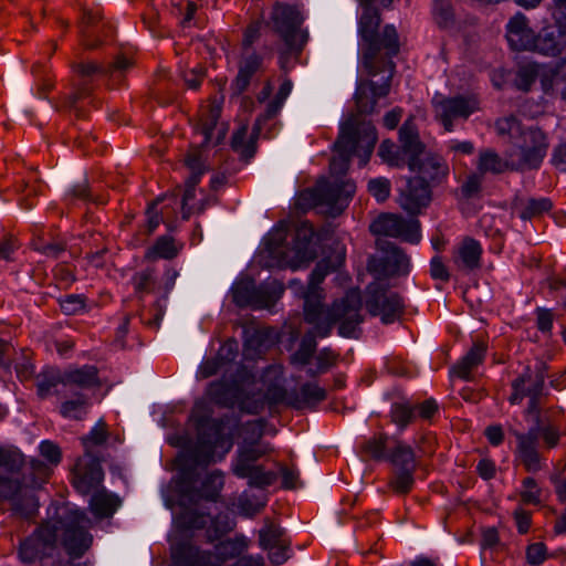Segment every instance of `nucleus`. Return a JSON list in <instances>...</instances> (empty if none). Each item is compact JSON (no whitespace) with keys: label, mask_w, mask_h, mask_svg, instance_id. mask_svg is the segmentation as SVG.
Here are the masks:
<instances>
[{"label":"nucleus","mask_w":566,"mask_h":566,"mask_svg":"<svg viewBox=\"0 0 566 566\" xmlns=\"http://www.w3.org/2000/svg\"><path fill=\"white\" fill-rule=\"evenodd\" d=\"M345 262V249L339 247L335 252L322 259L312 271L304 298L305 322L313 325V331L305 333L298 348L291 356V364L304 367L310 364L317 347L316 336H329L333 325L338 323V334L346 338H357L360 324L363 298L358 289H350L346 294L325 308L324 291L319 286L327 274L337 271Z\"/></svg>","instance_id":"nucleus-1"},{"label":"nucleus","mask_w":566,"mask_h":566,"mask_svg":"<svg viewBox=\"0 0 566 566\" xmlns=\"http://www.w3.org/2000/svg\"><path fill=\"white\" fill-rule=\"evenodd\" d=\"M223 419L197 420V441L184 449L175 459L176 491L181 501L197 504L216 502L224 486V473L212 470L201 474L209 464L221 461L232 448V440L223 433Z\"/></svg>","instance_id":"nucleus-2"},{"label":"nucleus","mask_w":566,"mask_h":566,"mask_svg":"<svg viewBox=\"0 0 566 566\" xmlns=\"http://www.w3.org/2000/svg\"><path fill=\"white\" fill-rule=\"evenodd\" d=\"M88 522L85 513L75 506H54L53 513L49 512V518L20 542L19 559L23 564L61 566V560L54 559L59 539L72 559L82 557L93 541L86 530Z\"/></svg>","instance_id":"nucleus-3"},{"label":"nucleus","mask_w":566,"mask_h":566,"mask_svg":"<svg viewBox=\"0 0 566 566\" xmlns=\"http://www.w3.org/2000/svg\"><path fill=\"white\" fill-rule=\"evenodd\" d=\"M242 441L231 459L230 471L238 479L248 480L249 486L265 489L277 480V473L259 463L273 453V446L262 440L264 424L261 420L248 421L242 426Z\"/></svg>","instance_id":"nucleus-4"},{"label":"nucleus","mask_w":566,"mask_h":566,"mask_svg":"<svg viewBox=\"0 0 566 566\" xmlns=\"http://www.w3.org/2000/svg\"><path fill=\"white\" fill-rule=\"evenodd\" d=\"M532 426L527 432L511 429L516 439V453L528 472L542 469V457L538 451V441H543L545 449H554L562 437V410L557 407L541 408L534 413L524 416Z\"/></svg>","instance_id":"nucleus-5"},{"label":"nucleus","mask_w":566,"mask_h":566,"mask_svg":"<svg viewBox=\"0 0 566 566\" xmlns=\"http://www.w3.org/2000/svg\"><path fill=\"white\" fill-rule=\"evenodd\" d=\"M495 128L500 136L510 138L509 153L512 170L523 171L539 167L548 148L546 136L539 128L524 127L515 116L497 119Z\"/></svg>","instance_id":"nucleus-6"},{"label":"nucleus","mask_w":566,"mask_h":566,"mask_svg":"<svg viewBox=\"0 0 566 566\" xmlns=\"http://www.w3.org/2000/svg\"><path fill=\"white\" fill-rule=\"evenodd\" d=\"M377 139V130L371 122L359 120L355 115L348 118L340 126L339 136L335 142L337 156L329 164L332 175L345 174L353 155L359 158L360 166H365L370 159Z\"/></svg>","instance_id":"nucleus-7"},{"label":"nucleus","mask_w":566,"mask_h":566,"mask_svg":"<svg viewBox=\"0 0 566 566\" xmlns=\"http://www.w3.org/2000/svg\"><path fill=\"white\" fill-rule=\"evenodd\" d=\"M380 24V15L374 7H365L359 19L358 31L366 44L363 64L369 75L375 76L379 71L377 59L385 51L386 57H392L399 52V38L396 28L388 24L384 28L382 33H378Z\"/></svg>","instance_id":"nucleus-8"},{"label":"nucleus","mask_w":566,"mask_h":566,"mask_svg":"<svg viewBox=\"0 0 566 566\" xmlns=\"http://www.w3.org/2000/svg\"><path fill=\"white\" fill-rule=\"evenodd\" d=\"M546 378V365L542 361L537 363L534 368L530 366L512 381V394L509 397L511 405H520L525 397H528L527 407L524 410V416L534 413L536 410L543 408L541 403V396L544 390Z\"/></svg>","instance_id":"nucleus-9"},{"label":"nucleus","mask_w":566,"mask_h":566,"mask_svg":"<svg viewBox=\"0 0 566 566\" xmlns=\"http://www.w3.org/2000/svg\"><path fill=\"white\" fill-rule=\"evenodd\" d=\"M433 115L446 132H453L455 120H467L480 109V102L475 95L444 96L436 94L431 101Z\"/></svg>","instance_id":"nucleus-10"},{"label":"nucleus","mask_w":566,"mask_h":566,"mask_svg":"<svg viewBox=\"0 0 566 566\" xmlns=\"http://www.w3.org/2000/svg\"><path fill=\"white\" fill-rule=\"evenodd\" d=\"M365 305L368 313L371 316H380L384 324L395 322L403 310L399 294L389 290L387 281L378 279L367 285Z\"/></svg>","instance_id":"nucleus-11"},{"label":"nucleus","mask_w":566,"mask_h":566,"mask_svg":"<svg viewBox=\"0 0 566 566\" xmlns=\"http://www.w3.org/2000/svg\"><path fill=\"white\" fill-rule=\"evenodd\" d=\"M284 286L277 280H269L259 285L252 281H242L233 287L234 303L255 310L270 308L283 295Z\"/></svg>","instance_id":"nucleus-12"},{"label":"nucleus","mask_w":566,"mask_h":566,"mask_svg":"<svg viewBox=\"0 0 566 566\" xmlns=\"http://www.w3.org/2000/svg\"><path fill=\"white\" fill-rule=\"evenodd\" d=\"M391 446L388 449L387 461L395 468V475L391 479L390 488L400 494L408 493L415 483L413 473L416 471V457L413 449L398 439H391Z\"/></svg>","instance_id":"nucleus-13"},{"label":"nucleus","mask_w":566,"mask_h":566,"mask_svg":"<svg viewBox=\"0 0 566 566\" xmlns=\"http://www.w3.org/2000/svg\"><path fill=\"white\" fill-rule=\"evenodd\" d=\"M274 31L282 38L290 51H301L305 38L298 34L303 17L296 7L276 2L271 13Z\"/></svg>","instance_id":"nucleus-14"},{"label":"nucleus","mask_w":566,"mask_h":566,"mask_svg":"<svg viewBox=\"0 0 566 566\" xmlns=\"http://www.w3.org/2000/svg\"><path fill=\"white\" fill-rule=\"evenodd\" d=\"M370 231L377 235L401 239L411 244L421 240L420 222L415 218L405 219L395 213H384L370 224Z\"/></svg>","instance_id":"nucleus-15"},{"label":"nucleus","mask_w":566,"mask_h":566,"mask_svg":"<svg viewBox=\"0 0 566 566\" xmlns=\"http://www.w3.org/2000/svg\"><path fill=\"white\" fill-rule=\"evenodd\" d=\"M368 271L375 279L387 281L395 275H406L410 269V260L398 247L387 243L380 256L368 261Z\"/></svg>","instance_id":"nucleus-16"},{"label":"nucleus","mask_w":566,"mask_h":566,"mask_svg":"<svg viewBox=\"0 0 566 566\" xmlns=\"http://www.w3.org/2000/svg\"><path fill=\"white\" fill-rule=\"evenodd\" d=\"M178 275L176 269L167 268L161 281L158 282L156 271L147 268L136 272L130 282L135 294L139 298L148 294H159L165 300L174 289Z\"/></svg>","instance_id":"nucleus-17"},{"label":"nucleus","mask_w":566,"mask_h":566,"mask_svg":"<svg viewBox=\"0 0 566 566\" xmlns=\"http://www.w3.org/2000/svg\"><path fill=\"white\" fill-rule=\"evenodd\" d=\"M317 184L322 203L333 213L340 212L347 206L356 190L353 180L342 177L321 179Z\"/></svg>","instance_id":"nucleus-18"},{"label":"nucleus","mask_w":566,"mask_h":566,"mask_svg":"<svg viewBox=\"0 0 566 566\" xmlns=\"http://www.w3.org/2000/svg\"><path fill=\"white\" fill-rule=\"evenodd\" d=\"M399 191L400 207L412 214L428 207L432 199L431 186L422 178H408Z\"/></svg>","instance_id":"nucleus-19"},{"label":"nucleus","mask_w":566,"mask_h":566,"mask_svg":"<svg viewBox=\"0 0 566 566\" xmlns=\"http://www.w3.org/2000/svg\"><path fill=\"white\" fill-rule=\"evenodd\" d=\"M221 107L219 105H209L201 109L198 130L203 136L202 145L212 143L219 145L226 137L227 126L219 123Z\"/></svg>","instance_id":"nucleus-20"},{"label":"nucleus","mask_w":566,"mask_h":566,"mask_svg":"<svg viewBox=\"0 0 566 566\" xmlns=\"http://www.w3.org/2000/svg\"><path fill=\"white\" fill-rule=\"evenodd\" d=\"M506 39L515 51H534L536 35L522 13L510 19L506 25Z\"/></svg>","instance_id":"nucleus-21"},{"label":"nucleus","mask_w":566,"mask_h":566,"mask_svg":"<svg viewBox=\"0 0 566 566\" xmlns=\"http://www.w3.org/2000/svg\"><path fill=\"white\" fill-rule=\"evenodd\" d=\"M482 253L481 243L473 238L467 237L457 247L453 254V263L462 272H473L481 268Z\"/></svg>","instance_id":"nucleus-22"},{"label":"nucleus","mask_w":566,"mask_h":566,"mask_svg":"<svg viewBox=\"0 0 566 566\" xmlns=\"http://www.w3.org/2000/svg\"><path fill=\"white\" fill-rule=\"evenodd\" d=\"M104 473L99 462L91 459L87 464L78 462L75 468L73 484L81 494L98 491Z\"/></svg>","instance_id":"nucleus-23"},{"label":"nucleus","mask_w":566,"mask_h":566,"mask_svg":"<svg viewBox=\"0 0 566 566\" xmlns=\"http://www.w3.org/2000/svg\"><path fill=\"white\" fill-rule=\"evenodd\" d=\"M63 379L65 395L84 392V390L99 385L98 370L95 366L91 365L64 371Z\"/></svg>","instance_id":"nucleus-24"},{"label":"nucleus","mask_w":566,"mask_h":566,"mask_svg":"<svg viewBox=\"0 0 566 566\" xmlns=\"http://www.w3.org/2000/svg\"><path fill=\"white\" fill-rule=\"evenodd\" d=\"M399 142L401 153L408 156L407 165L411 171L418 166V157L423 150L419 139L418 130L412 120H406L399 129Z\"/></svg>","instance_id":"nucleus-25"},{"label":"nucleus","mask_w":566,"mask_h":566,"mask_svg":"<svg viewBox=\"0 0 566 566\" xmlns=\"http://www.w3.org/2000/svg\"><path fill=\"white\" fill-rule=\"evenodd\" d=\"M171 555L177 566H217L212 552L202 551L189 543L176 545Z\"/></svg>","instance_id":"nucleus-26"},{"label":"nucleus","mask_w":566,"mask_h":566,"mask_svg":"<svg viewBox=\"0 0 566 566\" xmlns=\"http://www.w3.org/2000/svg\"><path fill=\"white\" fill-rule=\"evenodd\" d=\"M566 39V28L551 25L544 28L535 39L534 51L555 56L562 52Z\"/></svg>","instance_id":"nucleus-27"},{"label":"nucleus","mask_w":566,"mask_h":566,"mask_svg":"<svg viewBox=\"0 0 566 566\" xmlns=\"http://www.w3.org/2000/svg\"><path fill=\"white\" fill-rule=\"evenodd\" d=\"M486 354V345L483 342H476L470 350L452 367V375L470 380L472 371L483 363Z\"/></svg>","instance_id":"nucleus-28"},{"label":"nucleus","mask_w":566,"mask_h":566,"mask_svg":"<svg viewBox=\"0 0 566 566\" xmlns=\"http://www.w3.org/2000/svg\"><path fill=\"white\" fill-rule=\"evenodd\" d=\"M208 396L220 406L232 407L241 399V389L234 380H219L210 384Z\"/></svg>","instance_id":"nucleus-29"},{"label":"nucleus","mask_w":566,"mask_h":566,"mask_svg":"<svg viewBox=\"0 0 566 566\" xmlns=\"http://www.w3.org/2000/svg\"><path fill=\"white\" fill-rule=\"evenodd\" d=\"M249 547V539L244 535H235L214 545L212 552L214 564L221 566L228 560L238 558Z\"/></svg>","instance_id":"nucleus-30"},{"label":"nucleus","mask_w":566,"mask_h":566,"mask_svg":"<svg viewBox=\"0 0 566 566\" xmlns=\"http://www.w3.org/2000/svg\"><path fill=\"white\" fill-rule=\"evenodd\" d=\"M415 171L419 174L416 178H422L423 180L429 179L430 186H434L447 178L449 167L441 157L428 156L422 160L418 158V166Z\"/></svg>","instance_id":"nucleus-31"},{"label":"nucleus","mask_w":566,"mask_h":566,"mask_svg":"<svg viewBox=\"0 0 566 566\" xmlns=\"http://www.w3.org/2000/svg\"><path fill=\"white\" fill-rule=\"evenodd\" d=\"M326 390L316 382H305L291 395L289 405L295 409L312 408L325 400Z\"/></svg>","instance_id":"nucleus-32"},{"label":"nucleus","mask_w":566,"mask_h":566,"mask_svg":"<svg viewBox=\"0 0 566 566\" xmlns=\"http://www.w3.org/2000/svg\"><path fill=\"white\" fill-rule=\"evenodd\" d=\"M262 62V56L255 52L242 56L239 62L238 75L233 81V87L237 93H242L248 88L253 75L261 70Z\"/></svg>","instance_id":"nucleus-33"},{"label":"nucleus","mask_w":566,"mask_h":566,"mask_svg":"<svg viewBox=\"0 0 566 566\" xmlns=\"http://www.w3.org/2000/svg\"><path fill=\"white\" fill-rule=\"evenodd\" d=\"M64 400L60 406L62 417L72 420H82L88 411L90 398L84 392L60 395Z\"/></svg>","instance_id":"nucleus-34"},{"label":"nucleus","mask_w":566,"mask_h":566,"mask_svg":"<svg viewBox=\"0 0 566 566\" xmlns=\"http://www.w3.org/2000/svg\"><path fill=\"white\" fill-rule=\"evenodd\" d=\"M132 62L125 56H118L114 63L107 67L96 62L77 63L73 66L74 71L82 76L87 77L94 74H111L112 76L120 75L125 70L130 66Z\"/></svg>","instance_id":"nucleus-35"},{"label":"nucleus","mask_w":566,"mask_h":566,"mask_svg":"<svg viewBox=\"0 0 566 566\" xmlns=\"http://www.w3.org/2000/svg\"><path fill=\"white\" fill-rule=\"evenodd\" d=\"M36 390L42 399L52 395H65L63 374L53 368L43 370L38 376Z\"/></svg>","instance_id":"nucleus-36"},{"label":"nucleus","mask_w":566,"mask_h":566,"mask_svg":"<svg viewBox=\"0 0 566 566\" xmlns=\"http://www.w3.org/2000/svg\"><path fill=\"white\" fill-rule=\"evenodd\" d=\"M102 19V11L98 8L83 9L81 22V42L85 49H95L99 42L95 38V29Z\"/></svg>","instance_id":"nucleus-37"},{"label":"nucleus","mask_w":566,"mask_h":566,"mask_svg":"<svg viewBox=\"0 0 566 566\" xmlns=\"http://www.w3.org/2000/svg\"><path fill=\"white\" fill-rule=\"evenodd\" d=\"M553 203L548 198H528L524 199H515L513 202V209L516 211L518 217L523 220H530L532 218L538 217L544 212H547L552 209Z\"/></svg>","instance_id":"nucleus-38"},{"label":"nucleus","mask_w":566,"mask_h":566,"mask_svg":"<svg viewBox=\"0 0 566 566\" xmlns=\"http://www.w3.org/2000/svg\"><path fill=\"white\" fill-rule=\"evenodd\" d=\"M119 499L104 489L93 493L90 500L92 513L99 518L112 516L119 506Z\"/></svg>","instance_id":"nucleus-39"},{"label":"nucleus","mask_w":566,"mask_h":566,"mask_svg":"<svg viewBox=\"0 0 566 566\" xmlns=\"http://www.w3.org/2000/svg\"><path fill=\"white\" fill-rule=\"evenodd\" d=\"M377 65L379 66V71L375 75L379 72L388 71L389 75L387 78L381 84H377L374 81L363 82L365 86H368L367 90L376 101L388 95L391 77L395 71V64L391 61V57H386V55H381L377 59Z\"/></svg>","instance_id":"nucleus-40"},{"label":"nucleus","mask_w":566,"mask_h":566,"mask_svg":"<svg viewBox=\"0 0 566 566\" xmlns=\"http://www.w3.org/2000/svg\"><path fill=\"white\" fill-rule=\"evenodd\" d=\"M506 169H511L509 150L506 151L505 160H503L495 151L491 149L480 151L478 170L481 175L486 172L501 174Z\"/></svg>","instance_id":"nucleus-41"},{"label":"nucleus","mask_w":566,"mask_h":566,"mask_svg":"<svg viewBox=\"0 0 566 566\" xmlns=\"http://www.w3.org/2000/svg\"><path fill=\"white\" fill-rule=\"evenodd\" d=\"M248 125H241L232 135L231 147L234 151L239 153L243 158L250 159L255 154V142L259 134L254 128L250 138L247 140Z\"/></svg>","instance_id":"nucleus-42"},{"label":"nucleus","mask_w":566,"mask_h":566,"mask_svg":"<svg viewBox=\"0 0 566 566\" xmlns=\"http://www.w3.org/2000/svg\"><path fill=\"white\" fill-rule=\"evenodd\" d=\"M164 201H168L167 205H165L160 211V214L168 213L166 210L168 208H171V210H175V207L178 205L177 196L176 195H165L163 197H158L155 201L149 205L147 209V233L151 234L159 223L163 221V217L159 216V212L157 210V206Z\"/></svg>","instance_id":"nucleus-43"},{"label":"nucleus","mask_w":566,"mask_h":566,"mask_svg":"<svg viewBox=\"0 0 566 566\" xmlns=\"http://www.w3.org/2000/svg\"><path fill=\"white\" fill-rule=\"evenodd\" d=\"M338 355L328 347L319 350L315 356V366H310L306 369V375L311 378H315L319 375L327 373L337 363Z\"/></svg>","instance_id":"nucleus-44"},{"label":"nucleus","mask_w":566,"mask_h":566,"mask_svg":"<svg viewBox=\"0 0 566 566\" xmlns=\"http://www.w3.org/2000/svg\"><path fill=\"white\" fill-rule=\"evenodd\" d=\"M388 441L389 438L386 434H375L364 442L361 446L363 452L377 461L387 460Z\"/></svg>","instance_id":"nucleus-45"},{"label":"nucleus","mask_w":566,"mask_h":566,"mask_svg":"<svg viewBox=\"0 0 566 566\" xmlns=\"http://www.w3.org/2000/svg\"><path fill=\"white\" fill-rule=\"evenodd\" d=\"M390 417L392 422L403 430L416 420V409L410 402H395L390 409Z\"/></svg>","instance_id":"nucleus-46"},{"label":"nucleus","mask_w":566,"mask_h":566,"mask_svg":"<svg viewBox=\"0 0 566 566\" xmlns=\"http://www.w3.org/2000/svg\"><path fill=\"white\" fill-rule=\"evenodd\" d=\"M177 526L190 531L203 528L207 524V516L196 510L185 507L176 518Z\"/></svg>","instance_id":"nucleus-47"},{"label":"nucleus","mask_w":566,"mask_h":566,"mask_svg":"<svg viewBox=\"0 0 566 566\" xmlns=\"http://www.w3.org/2000/svg\"><path fill=\"white\" fill-rule=\"evenodd\" d=\"M286 541L284 530L273 523H266L259 532V543L263 549L272 548Z\"/></svg>","instance_id":"nucleus-48"},{"label":"nucleus","mask_w":566,"mask_h":566,"mask_svg":"<svg viewBox=\"0 0 566 566\" xmlns=\"http://www.w3.org/2000/svg\"><path fill=\"white\" fill-rule=\"evenodd\" d=\"M432 17L440 28H449L454 21L450 0H433Z\"/></svg>","instance_id":"nucleus-49"},{"label":"nucleus","mask_w":566,"mask_h":566,"mask_svg":"<svg viewBox=\"0 0 566 566\" xmlns=\"http://www.w3.org/2000/svg\"><path fill=\"white\" fill-rule=\"evenodd\" d=\"M178 254V248L171 237L163 235L157 239L153 248L147 252V256L161 259H172Z\"/></svg>","instance_id":"nucleus-50"},{"label":"nucleus","mask_w":566,"mask_h":566,"mask_svg":"<svg viewBox=\"0 0 566 566\" xmlns=\"http://www.w3.org/2000/svg\"><path fill=\"white\" fill-rule=\"evenodd\" d=\"M520 496L523 504L539 505L542 503V489L535 479L527 476L522 481Z\"/></svg>","instance_id":"nucleus-51"},{"label":"nucleus","mask_w":566,"mask_h":566,"mask_svg":"<svg viewBox=\"0 0 566 566\" xmlns=\"http://www.w3.org/2000/svg\"><path fill=\"white\" fill-rule=\"evenodd\" d=\"M400 153L401 149L399 150L395 143L389 139L384 140L378 149V155L381 159L392 167H401L405 164Z\"/></svg>","instance_id":"nucleus-52"},{"label":"nucleus","mask_w":566,"mask_h":566,"mask_svg":"<svg viewBox=\"0 0 566 566\" xmlns=\"http://www.w3.org/2000/svg\"><path fill=\"white\" fill-rule=\"evenodd\" d=\"M265 506L264 502L259 501L258 499L250 496L248 493L243 492L237 502V507L243 516L252 517L258 514Z\"/></svg>","instance_id":"nucleus-53"},{"label":"nucleus","mask_w":566,"mask_h":566,"mask_svg":"<svg viewBox=\"0 0 566 566\" xmlns=\"http://www.w3.org/2000/svg\"><path fill=\"white\" fill-rule=\"evenodd\" d=\"M187 167L190 169L191 185H198L201 175L205 172V164L200 150L196 149L189 153L185 159Z\"/></svg>","instance_id":"nucleus-54"},{"label":"nucleus","mask_w":566,"mask_h":566,"mask_svg":"<svg viewBox=\"0 0 566 566\" xmlns=\"http://www.w3.org/2000/svg\"><path fill=\"white\" fill-rule=\"evenodd\" d=\"M368 86H365L364 83H360L355 93L356 106L359 113L369 114L374 112L375 106L377 104L376 99L371 96Z\"/></svg>","instance_id":"nucleus-55"},{"label":"nucleus","mask_w":566,"mask_h":566,"mask_svg":"<svg viewBox=\"0 0 566 566\" xmlns=\"http://www.w3.org/2000/svg\"><path fill=\"white\" fill-rule=\"evenodd\" d=\"M22 462L20 453L0 448V471L13 473L21 469Z\"/></svg>","instance_id":"nucleus-56"},{"label":"nucleus","mask_w":566,"mask_h":566,"mask_svg":"<svg viewBox=\"0 0 566 566\" xmlns=\"http://www.w3.org/2000/svg\"><path fill=\"white\" fill-rule=\"evenodd\" d=\"M390 189V181L384 177L371 179L368 182L369 193L379 202H384L389 198Z\"/></svg>","instance_id":"nucleus-57"},{"label":"nucleus","mask_w":566,"mask_h":566,"mask_svg":"<svg viewBox=\"0 0 566 566\" xmlns=\"http://www.w3.org/2000/svg\"><path fill=\"white\" fill-rule=\"evenodd\" d=\"M297 206L301 209H310L317 206H324L318 193V184L312 189L303 190L297 198Z\"/></svg>","instance_id":"nucleus-58"},{"label":"nucleus","mask_w":566,"mask_h":566,"mask_svg":"<svg viewBox=\"0 0 566 566\" xmlns=\"http://www.w3.org/2000/svg\"><path fill=\"white\" fill-rule=\"evenodd\" d=\"M60 306L64 314L75 315L84 310L85 302L81 295L71 294L60 301Z\"/></svg>","instance_id":"nucleus-59"},{"label":"nucleus","mask_w":566,"mask_h":566,"mask_svg":"<svg viewBox=\"0 0 566 566\" xmlns=\"http://www.w3.org/2000/svg\"><path fill=\"white\" fill-rule=\"evenodd\" d=\"M547 558V549L544 543H533L526 548V560L531 566H539Z\"/></svg>","instance_id":"nucleus-60"},{"label":"nucleus","mask_w":566,"mask_h":566,"mask_svg":"<svg viewBox=\"0 0 566 566\" xmlns=\"http://www.w3.org/2000/svg\"><path fill=\"white\" fill-rule=\"evenodd\" d=\"M107 439V431L104 423L96 424L87 436L82 438L83 446L88 451L91 446H101Z\"/></svg>","instance_id":"nucleus-61"},{"label":"nucleus","mask_w":566,"mask_h":566,"mask_svg":"<svg viewBox=\"0 0 566 566\" xmlns=\"http://www.w3.org/2000/svg\"><path fill=\"white\" fill-rule=\"evenodd\" d=\"M238 352V342L235 339H228L220 346L216 357L224 366L237 358Z\"/></svg>","instance_id":"nucleus-62"},{"label":"nucleus","mask_w":566,"mask_h":566,"mask_svg":"<svg viewBox=\"0 0 566 566\" xmlns=\"http://www.w3.org/2000/svg\"><path fill=\"white\" fill-rule=\"evenodd\" d=\"M283 102H281L277 98H273L269 104L266 105V108L264 113L260 116H258L255 124H254V130L256 134H260L262 124L269 119L274 118L281 111L283 106Z\"/></svg>","instance_id":"nucleus-63"},{"label":"nucleus","mask_w":566,"mask_h":566,"mask_svg":"<svg viewBox=\"0 0 566 566\" xmlns=\"http://www.w3.org/2000/svg\"><path fill=\"white\" fill-rule=\"evenodd\" d=\"M279 470L282 476V486L287 490H293L302 485L300 481V472L295 468H287L285 465H279Z\"/></svg>","instance_id":"nucleus-64"}]
</instances>
